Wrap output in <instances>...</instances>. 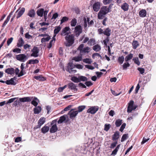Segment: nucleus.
I'll list each match as a JSON object with an SVG mask.
<instances>
[{
	"mask_svg": "<svg viewBox=\"0 0 156 156\" xmlns=\"http://www.w3.org/2000/svg\"><path fill=\"white\" fill-rule=\"evenodd\" d=\"M128 137V134H124L121 139V142H122L126 140Z\"/></svg>",
	"mask_w": 156,
	"mask_h": 156,
	"instance_id": "41",
	"label": "nucleus"
},
{
	"mask_svg": "<svg viewBox=\"0 0 156 156\" xmlns=\"http://www.w3.org/2000/svg\"><path fill=\"white\" fill-rule=\"evenodd\" d=\"M49 129L48 126H45L41 128V132L43 133H45L48 131Z\"/></svg>",
	"mask_w": 156,
	"mask_h": 156,
	"instance_id": "29",
	"label": "nucleus"
},
{
	"mask_svg": "<svg viewBox=\"0 0 156 156\" xmlns=\"http://www.w3.org/2000/svg\"><path fill=\"white\" fill-rule=\"evenodd\" d=\"M101 6V3L99 2H97L94 3L93 5V9L94 11L98 12L100 9Z\"/></svg>",
	"mask_w": 156,
	"mask_h": 156,
	"instance_id": "10",
	"label": "nucleus"
},
{
	"mask_svg": "<svg viewBox=\"0 0 156 156\" xmlns=\"http://www.w3.org/2000/svg\"><path fill=\"white\" fill-rule=\"evenodd\" d=\"M76 109H72L69 111L68 114L69 115L70 119H72L76 117L78 114V112L77 111H74Z\"/></svg>",
	"mask_w": 156,
	"mask_h": 156,
	"instance_id": "8",
	"label": "nucleus"
},
{
	"mask_svg": "<svg viewBox=\"0 0 156 156\" xmlns=\"http://www.w3.org/2000/svg\"><path fill=\"white\" fill-rule=\"evenodd\" d=\"M93 49L96 52L99 51L101 50V47L99 45L97 44L93 47Z\"/></svg>",
	"mask_w": 156,
	"mask_h": 156,
	"instance_id": "30",
	"label": "nucleus"
},
{
	"mask_svg": "<svg viewBox=\"0 0 156 156\" xmlns=\"http://www.w3.org/2000/svg\"><path fill=\"white\" fill-rule=\"evenodd\" d=\"M39 50L37 47H34L31 50L32 54H31V56H33L35 57H37L38 56V53L39 52Z\"/></svg>",
	"mask_w": 156,
	"mask_h": 156,
	"instance_id": "9",
	"label": "nucleus"
},
{
	"mask_svg": "<svg viewBox=\"0 0 156 156\" xmlns=\"http://www.w3.org/2000/svg\"><path fill=\"white\" fill-rule=\"evenodd\" d=\"M133 57V54L132 53H130L128 55L126 56L125 58V61L127 62L130 60Z\"/></svg>",
	"mask_w": 156,
	"mask_h": 156,
	"instance_id": "31",
	"label": "nucleus"
},
{
	"mask_svg": "<svg viewBox=\"0 0 156 156\" xmlns=\"http://www.w3.org/2000/svg\"><path fill=\"white\" fill-rule=\"evenodd\" d=\"M84 83L87 87L91 86L93 85V83L90 81H87Z\"/></svg>",
	"mask_w": 156,
	"mask_h": 156,
	"instance_id": "55",
	"label": "nucleus"
},
{
	"mask_svg": "<svg viewBox=\"0 0 156 156\" xmlns=\"http://www.w3.org/2000/svg\"><path fill=\"white\" fill-rule=\"evenodd\" d=\"M58 130V128L56 124L52 125L50 129V132L51 133H55Z\"/></svg>",
	"mask_w": 156,
	"mask_h": 156,
	"instance_id": "17",
	"label": "nucleus"
},
{
	"mask_svg": "<svg viewBox=\"0 0 156 156\" xmlns=\"http://www.w3.org/2000/svg\"><path fill=\"white\" fill-rule=\"evenodd\" d=\"M84 45L83 44H81L80 45L77 50L80 51L81 55H84L89 53L90 50V48L89 47L83 48Z\"/></svg>",
	"mask_w": 156,
	"mask_h": 156,
	"instance_id": "2",
	"label": "nucleus"
},
{
	"mask_svg": "<svg viewBox=\"0 0 156 156\" xmlns=\"http://www.w3.org/2000/svg\"><path fill=\"white\" fill-rule=\"evenodd\" d=\"M82 55L75 57L73 58L72 60H74L76 62H79L82 60Z\"/></svg>",
	"mask_w": 156,
	"mask_h": 156,
	"instance_id": "34",
	"label": "nucleus"
},
{
	"mask_svg": "<svg viewBox=\"0 0 156 156\" xmlns=\"http://www.w3.org/2000/svg\"><path fill=\"white\" fill-rule=\"evenodd\" d=\"M45 122V118L44 117H41L38 120V123L40 126H42Z\"/></svg>",
	"mask_w": 156,
	"mask_h": 156,
	"instance_id": "37",
	"label": "nucleus"
},
{
	"mask_svg": "<svg viewBox=\"0 0 156 156\" xmlns=\"http://www.w3.org/2000/svg\"><path fill=\"white\" fill-rule=\"evenodd\" d=\"M68 20L69 18L68 17L66 16L63 17L61 20V24H62L63 23L68 21Z\"/></svg>",
	"mask_w": 156,
	"mask_h": 156,
	"instance_id": "49",
	"label": "nucleus"
},
{
	"mask_svg": "<svg viewBox=\"0 0 156 156\" xmlns=\"http://www.w3.org/2000/svg\"><path fill=\"white\" fill-rule=\"evenodd\" d=\"M119 133L118 131H116L112 135V140H117L119 138Z\"/></svg>",
	"mask_w": 156,
	"mask_h": 156,
	"instance_id": "19",
	"label": "nucleus"
},
{
	"mask_svg": "<svg viewBox=\"0 0 156 156\" xmlns=\"http://www.w3.org/2000/svg\"><path fill=\"white\" fill-rule=\"evenodd\" d=\"M83 62H85L87 64H91L92 62V61L91 59L90 58H85L83 60Z\"/></svg>",
	"mask_w": 156,
	"mask_h": 156,
	"instance_id": "44",
	"label": "nucleus"
},
{
	"mask_svg": "<svg viewBox=\"0 0 156 156\" xmlns=\"http://www.w3.org/2000/svg\"><path fill=\"white\" fill-rule=\"evenodd\" d=\"M16 58L21 62H24L28 59L27 57L24 54H20L16 56Z\"/></svg>",
	"mask_w": 156,
	"mask_h": 156,
	"instance_id": "4",
	"label": "nucleus"
},
{
	"mask_svg": "<svg viewBox=\"0 0 156 156\" xmlns=\"http://www.w3.org/2000/svg\"><path fill=\"white\" fill-rule=\"evenodd\" d=\"M75 66L73 63L69 62L68 64L67 67L66 68V70L70 73H74L76 72V70L73 69Z\"/></svg>",
	"mask_w": 156,
	"mask_h": 156,
	"instance_id": "3",
	"label": "nucleus"
},
{
	"mask_svg": "<svg viewBox=\"0 0 156 156\" xmlns=\"http://www.w3.org/2000/svg\"><path fill=\"white\" fill-rule=\"evenodd\" d=\"M66 119V117L65 115L61 116L59 118V119L58 121V124L61 123L63 122Z\"/></svg>",
	"mask_w": 156,
	"mask_h": 156,
	"instance_id": "33",
	"label": "nucleus"
},
{
	"mask_svg": "<svg viewBox=\"0 0 156 156\" xmlns=\"http://www.w3.org/2000/svg\"><path fill=\"white\" fill-rule=\"evenodd\" d=\"M35 15V12L34 9H31L27 13V15L32 18L34 17Z\"/></svg>",
	"mask_w": 156,
	"mask_h": 156,
	"instance_id": "22",
	"label": "nucleus"
},
{
	"mask_svg": "<svg viewBox=\"0 0 156 156\" xmlns=\"http://www.w3.org/2000/svg\"><path fill=\"white\" fill-rule=\"evenodd\" d=\"M132 45L133 48L134 49H136L139 45L138 42L137 41H134L133 42Z\"/></svg>",
	"mask_w": 156,
	"mask_h": 156,
	"instance_id": "35",
	"label": "nucleus"
},
{
	"mask_svg": "<svg viewBox=\"0 0 156 156\" xmlns=\"http://www.w3.org/2000/svg\"><path fill=\"white\" fill-rule=\"evenodd\" d=\"M133 61H134L135 63L138 66H139L140 64V62L139 61V58L137 57L134 58L133 59Z\"/></svg>",
	"mask_w": 156,
	"mask_h": 156,
	"instance_id": "39",
	"label": "nucleus"
},
{
	"mask_svg": "<svg viewBox=\"0 0 156 156\" xmlns=\"http://www.w3.org/2000/svg\"><path fill=\"white\" fill-rule=\"evenodd\" d=\"M16 99V98H11L10 99H9L8 101H7V102L6 103V104H8V103H11L12 102H13Z\"/></svg>",
	"mask_w": 156,
	"mask_h": 156,
	"instance_id": "61",
	"label": "nucleus"
},
{
	"mask_svg": "<svg viewBox=\"0 0 156 156\" xmlns=\"http://www.w3.org/2000/svg\"><path fill=\"white\" fill-rule=\"evenodd\" d=\"M109 41V39L108 37H107L106 39L103 41L104 44L105 46H107V43H108Z\"/></svg>",
	"mask_w": 156,
	"mask_h": 156,
	"instance_id": "54",
	"label": "nucleus"
},
{
	"mask_svg": "<svg viewBox=\"0 0 156 156\" xmlns=\"http://www.w3.org/2000/svg\"><path fill=\"white\" fill-rule=\"evenodd\" d=\"M25 37L26 38L30 39L32 38L33 37L30 35H29L28 33H26L25 34Z\"/></svg>",
	"mask_w": 156,
	"mask_h": 156,
	"instance_id": "53",
	"label": "nucleus"
},
{
	"mask_svg": "<svg viewBox=\"0 0 156 156\" xmlns=\"http://www.w3.org/2000/svg\"><path fill=\"white\" fill-rule=\"evenodd\" d=\"M126 123H123L121 126L120 129H119V131L121 132H122L124 129L125 128L126 126Z\"/></svg>",
	"mask_w": 156,
	"mask_h": 156,
	"instance_id": "51",
	"label": "nucleus"
},
{
	"mask_svg": "<svg viewBox=\"0 0 156 156\" xmlns=\"http://www.w3.org/2000/svg\"><path fill=\"white\" fill-rule=\"evenodd\" d=\"M69 29V27H66L62 30V32L61 33V34L62 36H65L66 35L68 36L69 34L68 33H67L66 34H65V33H66L67 31H68Z\"/></svg>",
	"mask_w": 156,
	"mask_h": 156,
	"instance_id": "18",
	"label": "nucleus"
},
{
	"mask_svg": "<svg viewBox=\"0 0 156 156\" xmlns=\"http://www.w3.org/2000/svg\"><path fill=\"white\" fill-rule=\"evenodd\" d=\"M33 98V97H25L23 98H20L19 99V100L21 102H28L31 101Z\"/></svg>",
	"mask_w": 156,
	"mask_h": 156,
	"instance_id": "13",
	"label": "nucleus"
},
{
	"mask_svg": "<svg viewBox=\"0 0 156 156\" xmlns=\"http://www.w3.org/2000/svg\"><path fill=\"white\" fill-rule=\"evenodd\" d=\"M16 79H10V80L6 81V83L7 85H16L18 82L16 80Z\"/></svg>",
	"mask_w": 156,
	"mask_h": 156,
	"instance_id": "11",
	"label": "nucleus"
},
{
	"mask_svg": "<svg viewBox=\"0 0 156 156\" xmlns=\"http://www.w3.org/2000/svg\"><path fill=\"white\" fill-rule=\"evenodd\" d=\"M86 107V106L84 105H82L79 106L78 107V110L77 111L78 112H81L84 110Z\"/></svg>",
	"mask_w": 156,
	"mask_h": 156,
	"instance_id": "45",
	"label": "nucleus"
},
{
	"mask_svg": "<svg viewBox=\"0 0 156 156\" xmlns=\"http://www.w3.org/2000/svg\"><path fill=\"white\" fill-rule=\"evenodd\" d=\"M120 146V144H119L117 145L115 149L111 153V155H113L114 156L117 153L119 149V147Z\"/></svg>",
	"mask_w": 156,
	"mask_h": 156,
	"instance_id": "28",
	"label": "nucleus"
},
{
	"mask_svg": "<svg viewBox=\"0 0 156 156\" xmlns=\"http://www.w3.org/2000/svg\"><path fill=\"white\" fill-rule=\"evenodd\" d=\"M96 56H98L101 58H102L101 56L98 53H94L92 55V58H94Z\"/></svg>",
	"mask_w": 156,
	"mask_h": 156,
	"instance_id": "56",
	"label": "nucleus"
},
{
	"mask_svg": "<svg viewBox=\"0 0 156 156\" xmlns=\"http://www.w3.org/2000/svg\"><path fill=\"white\" fill-rule=\"evenodd\" d=\"M38 60L37 59H30L26 63L27 64H34L38 63Z\"/></svg>",
	"mask_w": 156,
	"mask_h": 156,
	"instance_id": "27",
	"label": "nucleus"
},
{
	"mask_svg": "<svg viewBox=\"0 0 156 156\" xmlns=\"http://www.w3.org/2000/svg\"><path fill=\"white\" fill-rule=\"evenodd\" d=\"M68 88L71 90H73L74 92L76 91L77 89L76 88V86L73 83H69L68 84Z\"/></svg>",
	"mask_w": 156,
	"mask_h": 156,
	"instance_id": "12",
	"label": "nucleus"
},
{
	"mask_svg": "<svg viewBox=\"0 0 156 156\" xmlns=\"http://www.w3.org/2000/svg\"><path fill=\"white\" fill-rule=\"evenodd\" d=\"M31 103L35 107H36L38 105V103L34 100H33L31 101Z\"/></svg>",
	"mask_w": 156,
	"mask_h": 156,
	"instance_id": "64",
	"label": "nucleus"
},
{
	"mask_svg": "<svg viewBox=\"0 0 156 156\" xmlns=\"http://www.w3.org/2000/svg\"><path fill=\"white\" fill-rule=\"evenodd\" d=\"M77 20L75 18H73L71 22V25L72 27H75L76 24Z\"/></svg>",
	"mask_w": 156,
	"mask_h": 156,
	"instance_id": "42",
	"label": "nucleus"
},
{
	"mask_svg": "<svg viewBox=\"0 0 156 156\" xmlns=\"http://www.w3.org/2000/svg\"><path fill=\"white\" fill-rule=\"evenodd\" d=\"M46 37H47L46 38L43 37L41 39V42L43 43L45 42L48 41L51 39L49 35Z\"/></svg>",
	"mask_w": 156,
	"mask_h": 156,
	"instance_id": "36",
	"label": "nucleus"
},
{
	"mask_svg": "<svg viewBox=\"0 0 156 156\" xmlns=\"http://www.w3.org/2000/svg\"><path fill=\"white\" fill-rule=\"evenodd\" d=\"M124 60V58L123 56H119L118 58V62L119 64H121L123 63Z\"/></svg>",
	"mask_w": 156,
	"mask_h": 156,
	"instance_id": "32",
	"label": "nucleus"
},
{
	"mask_svg": "<svg viewBox=\"0 0 156 156\" xmlns=\"http://www.w3.org/2000/svg\"><path fill=\"white\" fill-rule=\"evenodd\" d=\"M129 66L130 64L128 62H126L124 63L122 65L123 69H126L128 67H129Z\"/></svg>",
	"mask_w": 156,
	"mask_h": 156,
	"instance_id": "47",
	"label": "nucleus"
},
{
	"mask_svg": "<svg viewBox=\"0 0 156 156\" xmlns=\"http://www.w3.org/2000/svg\"><path fill=\"white\" fill-rule=\"evenodd\" d=\"M44 12V9L43 8L39 9L37 11V15L40 17H42Z\"/></svg>",
	"mask_w": 156,
	"mask_h": 156,
	"instance_id": "23",
	"label": "nucleus"
},
{
	"mask_svg": "<svg viewBox=\"0 0 156 156\" xmlns=\"http://www.w3.org/2000/svg\"><path fill=\"white\" fill-rule=\"evenodd\" d=\"M133 110V107L128 106L127 109V112L128 113L131 112Z\"/></svg>",
	"mask_w": 156,
	"mask_h": 156,
	"instance_id": "63",
	"label": "nucleus"
},
{
	"mask_svg": "<svg viewBox=\"0 0 156 156\" xmlns=\"http://www.w3.org/2000/svg\"><path fill=\"white\" fill-rule=\"evenodd\" d=\"M122 120L121 119H118L116 120L115 125L117 127H119L122 124Z\"/></svg>",
	"mask_w": 156,
	"mask_h": 156,
	"instance_id": "38",
	"label": "nucleus"
},
{
	"mask_svg": "<svg viewBox=\"0 0 156 156\" xmlns=\"http://www.w3.org/2000/svg\"><path fill=\"white\" fill-rule=\"evenodd\" d=\"M129 5L126 2L122 4L121 6V8L124 11H126L129 9Z\"/></svg>",
	"mask_w": 156,
	"mask_h": 156,
	"instance_id": "14",
	"label": "nucleus"
},
{
	"mask_svg": "<svg viewBox=\"0 0 156 156\" xmlns=\"http://www.w3.org/2000/svg\"><path fill=\"white\" fill-rule=\"evenodd\" d=\"M24 44V41L22 37H20L18 40L17 44V46L18 47L20 48Z\"/></svg>",
	"mask_w": 156,
	"mask_h": 156,
	"instance_id": "16",
	"label": "nucleus"
},
{
	"mask_svg": "<svg viewBox=\"0 0 156 156\" xmlns=\"http://www.w3.org/2000/svg\"><path fill=\"white\" fill-rule=\"evenodd\" d=\"M82 31V28L81 26L79 25L76 26L75 28L74 32L77 37L79 36Z\"/></svg>",
	"mask_w": 156,
	"mask_h": 156,
	"instance_id": "7",
	"label": "nucleus"
},
{
	"mask_svg": "<svg viewBox=\"0 0 156 156\" xmlns=\"http://www.w3.org/2000/svg\"><path fill=\"white\" fill-rule=\"evenodd\" d=\"M147 15V12L145 9H142L139 12V16L141 17H145Z\"/></svg>",
	"mask_w": 156,
	"mask_h": 156,
	"instance_id": "21",
	"label": "nucleus"
},
{
	"mask_svg": "<svg viewBox=\"0 0 156 156\" xmlns=\"http://www.w3.org/2000/svg\"><path fill=\"white\" fill-rule=\"evenodd\" d=\"M61 29V28L59 26H58L55 27L54 30V33L55 35L57 34Z\"/></svg>",
	"mask_w": 156,
	"mask_h": 156,
	"instance_id": "43",
	"label": "nucleus"
},
{
	"mask_svg": "<svg viewBox=\"0 0 156 156\" xmlns=\"http://www.w3.org/2000/svg\"><path fill=\"white\" fill-rule=\"evenodd\" d=\"M111 126L110 124H105L104 130L106 131H108L110 128Z\"/></svg>",
	"mask_w": 156,
	"mask_h": 156,
	"instance_id": "46",
	"label": "nucleus"
},
{
	"mask_svg": "<svg viewBox=\"0 0 156 156\" xmlns=\"http://www.w3.org/2000/svg\"><path fill=\"white\" fill-rule=\"evenodd\" d=\"M109 12V10L107 6L102 7L98 15V19L101 20L103 19L105 15Z\"/></svg>",
	"mask_w": 156,
	"mask_h": 156,
	"instance_id": "1",
	"label": "nucleus"
},
{
	"mask_svg": "<svg viewBox=\"0 0 156 156\" xmlns=\"http://www.w3.org/2000/svg\"><path fill=\"white\" fill-rule=\"evenodd\" d=\"M117 144V141L112 143L110 147V148H114L116 147Z\"/></svg>",
	"mask_w": 156,
	"mask_h": 156,
	"instance_id": "50",
	"label": "nucleus"
},
{
	"mask_svg": "<svg viewBox=\"0 0 156 156\" xmlns=\"http://www.w3.org/2000/svg\"><path fill=\"white\" fill-rule=\"evenodd\" d=\"M5 73L11 75L14 74L15 73V70L13 68H9L5 70Z\"/></svg>",
	"mask_w": 156,
	"mask_h": 156,
	"instance_id": "20",
	"label": "nucleus"
},
{
	"mask_svg": "<svg viewBox=\"0 0 156 156\" xmlns=\"http://www.w3.org/2000/svg\"><path fill=\"white\" fill-rule=\"evenodd\" d=\"M10 18H9V16H7L6 20L4 22V23L2 25V27L4 26L7 24Z\"/></svg>",
	"mask_w": 156,
	"mask_h": 156,
	"instance_id": "57",
	"label": "nucleus"
},
{
	"mask_svg": "<svg viewBox=\"0 0 156 156\" xmlns=\"http://www.w3.org/2000/svg\"><path fill=\"white\" fill-rule=\"evenodd\" d=\"M12 51L17 53H21V50L20 48H16L12 50Z\"/></svg>",
	"mask_w": 156,
	"mask_h": 156,
	"instance_id": "52",
	"label": "nucleus"
},
{
	"mask_svg": "<svg viewBox=\"0 0 156 156\" xmlns=\"http://www.w3.org/2000/svg\"><path fill=\"white\" fill-rule=\"evenodd\" d=\"M95 40L94 38L90 39L88 42V44L90 46H92L95 44Z\"/></svg>",
	"mask_w": 156,
	"mask_h": 156,
	"instance_id": "40",
	"label": "nucleus"
},
{
	"mask_svg": "<svg viewBox=\"0 0 156 156\" xmlns=\"http://www.w3.org/2000/svg\"><path fill=\"white\" fill-rule=\"evenodd\" d=\"M74 66L75 67H76L79 69H82L83 67V66L82 65L80 64L74 65Z\"/></svg>",
	"mask_w": 156,
	"mask_h": 156,
	"instance_id": "60",
	"label": "nucleus"
},
{
	"mask_svg": "<svg viewBox=\"0 0 156 156\" xmlns=\"http://www.w3.org/2000/svg\"><path fill=\"white\" fill-rule=\"evenodd\" d=\"M149 140V138L146 139L144 137L143 139V140L141 143L142 144H144L147 141Z\"/></svg>",
	"mask_w": 156,
	"mask_h": 156,
	"instance_id": "59",
	"label": "nucleus"
},
{
	"mask_svg": "<svg viewBox=\"0 0 156 156\" xmlns=\"http://www.w3.org/2000/svg\"><path fill=\"white\" fill-rule=\"evenodd\" d=\"M25 11V9L24 8H22L21 10L18 12L17 15L16 16L17 19L20 18L22 15L23 14Z\"/></svg>",
	"mask_w": 156,
	"mask_h": 156,
	"instance_id": "24",
	"label": "nucleus"
},
{
	"mask_svg": "<svg viewBox=\"0 0 156 156\" xmlns=\"http://www.w3.org/2000/svg\"><path fill=\"white\" fill-rule=\"evenodd\" d=\"M13 40L12 37H11L8 39L7 41V44L8 46L9 45L10 43L12 42Z\"/></svg>",
	"mask_w": 156,
	"mask_h": 156,
	"instance_id": "62",
	"label": "nucleus"
},
{
	"mask_svg": "<svg viewBox=\"0 0 156 156\" xmlns=\"http://www.w3.org/2000/svg\"><path fill=\"white\" fill-rule=\"evenodd\" d=\"M74 37L73 35H69L66 36L65 38L66 40L69 43V44L68 46H70L72 45L74 42Z\"/></svg>",
	"mask_w": 156,
	"mask_h": 156,
	"instance_id": "6",
	"label": "nucleus"
},
{
	"mask_svg": "<svg viewBox=\"0 0 156 156\" xmlns=\"http://www.w3.org/2000/svg\"><path fill=\"white\" fill-rule=\"evenodd\" d=\"M41 110V107L38 106H36L34 109V113L35 114H38Z\"/></svg>",
	"mask_w": 156,
	"mask_h": 156,
	"instance_id": "25",
	"label": "nucleus"
},
{
	"mask_svg": "<svg viewBox=\"0 0 156 156\" xmlns=\"http://www.w3.org/2000/svg\"><path fill=\"white\" fill-rule=\"evenodd\" d=\"M85 67L86 68L91 70L93 69L94 68L93 66L87 65H85Z\"/></svg>",
	"mask_w": 156,
	"mask_h": 156,
	"instance_id": "58",
	"label": "nucleus"
},
{
	"mask_svg": "<svg viewBox=\"0 0 156 156\" xmlns=\"http://www.w3.org/2000/svg\"><path fill=\"white\" fill-rule=\"evenodd\" d=\"M67 87V85H65L64 86L62 87H59L57 90V91L58 92H62L63 90Z\"/></svg>",
	"mask_w": 156,
	"mask_h": 156,
	"instance_id": "48",
	"label": "nucleus"
},
{
	"mask_svg": "<svg viewBox=\"0 0 156 156\" xmlns=\"http://www.w3.org/2000/svg\"><path fill=\"white\" fill-rule=\"evenodd\" d=\"M71 80L74 82L78 83L81 81H86L87 79H71Z\"/></svg>",
	"mask_w": 156,
	"mask_h": 156,
	"instance_id": "26",
	"label": "nucleus"
},
{
	"mask_svg": "<svg viewBox=\"0 0 156 156\" xmlns=\"http://www.w3.org/2000/svg\"><path fill=\"white\" fill-rule=\"evenodd\" d=\"M111 30L109 28L104 29V34L107 36V37L109 36L111 34Z\"/></svg>",
	"mask_w": 156,
	"mask_h": 156,
	"instance_id": "15",
	"label": "nucleus"
},
{
	"mask_svg": "<svg viewBox=\"0 0 156 156\" xmlns=\"http://www.w3.org/2000/svg\"><path fill=\"white\" fill-rule=\"evenodd\" d=\"M99 109V107L97 106L90 107L87 111V112L91 114H95Z\"/></svg>",
	"mask_w": 156,
	"mask_h": 156,
	"instance_id": "5",
	"label": "nucleus"
}]
</instances>
